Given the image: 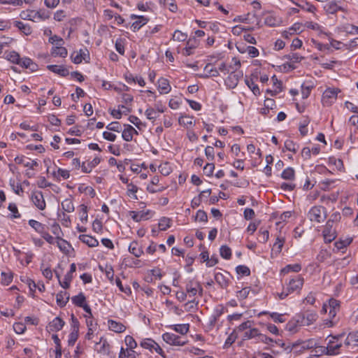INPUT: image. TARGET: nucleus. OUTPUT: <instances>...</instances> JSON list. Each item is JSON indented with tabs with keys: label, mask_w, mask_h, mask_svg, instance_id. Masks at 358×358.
<instances>
[{
	"label": "nucleus",
	"mask_w": 358,
	"mask_h": 358,
	"mask_svg": "<svg viewBox=\"0 0 358 358\" xmlns=\"http://www.w3.org/2000/svg\"><path fill=\"white\" fill-rule=\"evenodd\" d=\"M327 209L322 206H315L312 207L308 213V217L311 222L320 223L327 218Z\"/></svg>",
	"instance_id": "1"
},
{
	"label": "nucleus",
	"mask_w": 358,
	"mask_h": 358,
	"mask_svg": "<svg viewBox=\"0 0 358 358\" xmlns=\"http://www.w3.org/2000/svg\"><path fill=\"white\" fill-rule=\"evenodd\" d=\"M343 334H339L336 336H329V342L326 348L319 347L321 352H324L325 350L327 351V354L330 355H336L338 349L341 347L342 344L339 341V339L343 337Z\"/></svg>",
	"instance_id": "2"
},
{
	"label": "nucleus",
	"mask_w": 358,
	"mask_h": 358,
	"mask_svg": "<svg viewBox=\"0 0 358 358\" xmlns=\"http://www.w3.org/2000/svg\"><path fill=\"white\" fill-rule=\"evenodd\" d=\"M317 315L314 311H306L296 315V322L299 326H309L315 322Z\"/></svg>",
	"instance_id": "3"
},
{
	"label": "nucleus",
	"mask_w": 358,
	"mask_h": 358,
	"mask_svg": "<svg viewBox=\"0 0 358 358\" xmlns=\"http://www.w3.org/2000/svg\"><path fill=\"white\" fill-rule=\"evenodd\" d=\"M333 224L334 221L332 220H329L323 230L322 234L326 243H331L336 237V232L335 229L333 227Z\"/></svg>",
	"instance_id": "4"
},
{
	"label": "nucleus",
	"mask_w": 358,
	"mask_h": 358,
	"mask_svg": "<svg viewBox=\"0 0 358 358\" xmlns=\"http://www.w3.org/2000/svg\"><path fill=\"white\" fill-rule=\"evenodd\" d=\"M163 340L172 345L182 346L187 343V341L182 340V338L178 335L172 333H164L162 335Z\"/></svg>",
	"instance_id": "5"
},
{
	"label": "nucleus",
	"mask_w": 358,
	"mask_h": 358,
	"mask_svg": "<svg viewBox=\"0 0 358 358\" xmlns=\"http://www.w3.org/2000/svg\"><path fill=\"white\" fill-rule=\"evenodd\" d=\"M185 289L189 296H194L198 292L201 296L203 294V288L201 284L195 280H189L186 284Z\"/></svg>",
	"instance_id": "6"
},
{
	"label": "nucleus",
	"mask_w": 358,
	"mask_h": 358,
	"mask_svg": "<svg viewBox=\"0 0 358 358\" xmlns=\"http://www.w3.org/2000/svg\"><path fill=\"white\" fill-rule=\"evenodd\" d=\"M303 282V278L300 275H298L295 278H292L289 280L286 287V289L288 290V292L290 294L295 291H299L302 288Z\"/></svg>",
	"instance_id": "7"
},
{
	"label": "nucleus",
	"mask_w": 358,
	"mask_h": 358,
	"mask_svg": "<svg viewBox=\"0 0 358 358\" xmlns=\"http://www.w3.org/2000/svg\"><path fill=\"white\" fill-rule=\"evenodd\" d=\"M31 199L36 207L39 210H43L45 208L46 204L41 192H32Z\"/></svg>",
	"instance_id": "8"
},
{
	"label": "nucleus",
	"mask_w": 358,
	"mask_h": 358,
	"mask_svg": "<svg viewBox=\"0 0 358 358\" xmlns=\"http://www.w3.org/2000/svg\"><path fill=\"white\" fill-rule=\"evenodd\" d=\"M229 73V75L227 77L225 82H226L227 85L229 88L234 89L237 86L239 80L243 76V73L241 72H234V71H231Z\"/></svg>",
	"instance_id": "9"
},
{
	"label": "nucleus",
	"mask_w": 358,
	"mask_h": 358,
	"mask_svg": "<svg viewBox=\"0 0 358 358\" xmlns=\"http://www.w3.org/2000/svg\"><path fill=\"white\" fill-rule=\"evenodd\" d=\"M131 18L136 20L131 26L133 31L134 32L139 30L148 22V19L142 15H131Z\"/></svg>",
	"instance_id": "10"
},
{
	"label": "nucleus",
	"mask_w": 358,
	"mask_h": 358,
	"mask_svg": "<svg viewBox=\"0 0 358 358\" xmlns=\"http://www.w3.org/2000/svg\"><path fill=\"white\" fill-rule=\"evenodd\" d=\"M101 162V159L99 157H94L92 161L83 162L81 169L83 173H90L92 170L96 167Z\"/></svg>",
	"instance_id": "11"
},
{
	"label": "nucleus",
	"mask_w": 358,
	"mask_h": 358,
	"mask_svg": "<svg viewBox=\"0 0 358 358\" xmlns=\"http://www.w3.org/2000/svg\"><path fill=\"white\" fill-rule=\"evenodd\" d=\"M65 324V322L59 317H55L48 324V328L50 331H59Z\"/></svg>",
	"instance_id": "12"
},
{
	"label": "nucleus",
	"mask_w": 358,
	"mask_h": 358,
	"mask_svg": "<svg viewBox=\"0 0 358 358\" xmlns=\"http://www.w3.org/2000/svg\"><path fill=\"white\" fill-rule=\"evenodd\" d=\"M15 162L18 164H23L25 167H29L31 169L38 165L36 161L26 159L24 156L15 157Z\"/></svg>",
	"instance_id": "13"
},
{
	"label": "nucleus",
	"mask_w": 358,
	"mask_h": 358,
	"mask_svg": "<svg viewBox=\"0 0 358 358\" xmlns=\"http://www.w3.org/2000/svg\"><path fill=\"white\" fill-rule=\"evenodd\" d=\"M340 92L338 89L328 88L327 89L322 95V100L324 103H327L329 99L336 100L337 98L338 93Z\"/></svg>",
	"instance_id": "14"
},
{
	"label": "nucleus",
	"mask_w": 358,
	"mask_h": 358,
	"mask_svg": "<svg viewBox=\"0 0 358 358\" xmlns=\"http://www.w3.org/2000/svg\"><path fill=\"white\" fill-rule=\"evenodd\" d=\"M47 69L62 77H66L69 74V70L64 66L48 65L47 66Z\"/></svg>",
	"instance_id": "15"
},
{
	"label": "nucleus",
	"mask_w": 358,
	"mask_h": 358,
	"mask_svg": "<svg viewBox=\"0 0 358 358\" xmlns=\"http://www.w3.org/2000/svg\"><path fill=\"white\" fill-rule=\"evenodd\" d=\"M19 66L24 69H29L32 72L36 71L38 69V65L28 57L22 58Z\"/></svg>",
	"instance_id": "16"
},
{
	"label": "nucleus",
	"mask_w": 358,
	"mask_h": 358,
	"mask_svg": "<svg viewBox=\"0 0 358 358\" xmlns=\"http://www.w3.org/2000/svg\"><path fill=\"white\" fill-rule=\"evenodd\" d=\"M108 324L109 329L115 333H122L126 330V327L121 322H118L113 320H109L108 321Z\"/></svg>",
	"instance_id": "17"
},
{
	"label": "nucleus",
	"mask_w": 358,
	"mask_h": 358,
	"mask_svg": "<svg viewBox=\"0 0 358 358\" xmlns=\"http://www.w3.org/2000/svg\"><path fill=\"white\" fill-rule=\"evenodd\" d=\"M328 309L339 310H340V301L335 299H329L328 303L323 304L322 311L327 313L328 311Z\"/></svg>",
	"instance_id": "18"
},
{
	"label": "nucleus",
	"mask_w": 358,
	"mask_h": 358,
	"mask_svg": "<svg viewBox=\"0 0 358 358\" xmlns=\"http://www.w3.org/2000/svg\"><path fill=\"white\" fill-rule=\"evenodd\" d=\"M129 251L136 257H141L143 253L142 248L139 245L137 241H132L130 243L129 246Z\"/></svg>",
	"instance_id": "19"
},
{
	"label": "nucleus",
	"mask_w": 358,
	"mask_h": 358,
	"mask_svg": "<svg viewBox=\"0 0 358 358\" xmlns=\"http://www.w3.org/2000/svg\"><path fill=\"white\" fill-rule=\"evenodd\" d=\"M79 239L91 248L96 247L99 245V241L95 238L88 235H80Z\"/></svg>",
	"instance_id": "20"
},
{
	"label": "nucleus",
	"mask_w": 358,
	"mask_h": 358,
	"mask_svg": "<svg viewBox=\"0 0 358 358\" xmlns=\"http://www.w3.org/2000/svg\"><path fill=\"white\" fill-rule=\"evenodd\" d=\"M56 299L57 305L64 307L69 300V294L66 291H61L57 294Z\"/></svg>",
	"instance_id": "21"
},
{
	"label": "nucleus",
	"mask_w": 358,
	"mask_h": 358,
	"mask_svg": "<svg viewBox=\"0 0 358 358\" xmlns=\"http://www.w3.org/2000/svg\"><path fill=\"white\" fill-rule=\"evenodd\" d=\"M130 215L132 217V219L135 222H140L142 220H148V215L150 213V210H147L145 212L141 211V212H136V211H130Z\"/></svg>",
	"instance_id": "22"
},
{
	"label": "nucleus",
	"mask_w": 358,
	"mask_h": 358,
	"mask_svg": "<svg viewBox=\"0 0 358 358\" xmlns=\"http://www.w3.org/2000/svg\"><path fill=\"white\" fill-rule=\"evenodd\" d=\"M324 8L327 13L331 14H334L338 10H344V9L341 6H339L336 1H331L329 2L324 6Z\"/></svg>",
	"instance_id": "23"
},
{
	"label": "nucleus",
	"mask_w": 358,
	"mask_h": 358,
	"mask_svg": "<svg viewBox=\"0 0 358 358\" xmlns=\"http://www.w3.org/2000/svg\"><path fill=\"white\" fill-rule=\"evenodd\" d=\"M158 87L161 90L160 93L167 94L171 91V86L167 79L161 78L158 80Z\"/></svg>",
	"instance_id": "24"
},
{
	"label": "nucleus",
	"mask_w": 358,
	"mask_h": 358,
	"mask_svg": "<svg viewBox=\"0 0 358 358\" xmlns=\"http://www.w3.org/2000/svg\"><path fill=\"white\" fill-rule=\"evenodd\" d=\"M68 52L66 48L62 45H56L52 48L51 55L54 57L59 56L61 57H66Z\"/></svg>",
	"instance_id": "25"
},
{
	"label": "nucleus",
	"mask_w": 358,
	"mask_h": 358,
	"mask_svg": "<svg viewBox=\"0 0 358 358\" xmlns=\"http://www.w3.org/2000/svg\"><path fill=\"white\" fill-rule=\"evenodd\" d=\"M284 243L285 238L283 237L278 236L272 248V254L275 253V255L280 254L282 251Z\"/></svg>",
	"instance_id": "26"
},
{
	"label": "nucleus",
	"mask_w": 358,
	"mask_h": 358,
	"mask_svg": "<svg viewBox=\"0 0 358 358\" xmlns=\"http://www.w3.org/2000/svg\"><path fill=\"white\" fill-rule=\"evenodd\" d=\"M346 346H358V331L350 333L345 341Z\"/></svg>",
	"instance_id": "27"
},
{
	"label": "nucleus",
	"mask_w": 358,
	"mask_h": 358,
	"mask_svg": "<svg viewBox=\"0 0 358 358\" xmlns=\"http://www.w3.org/2000/svg\"><path fill=\"white\" fill-rule=\"evenodd\" d=\"M36 11L33 10H23L20 14V17L24 20L36 21Z\"/></svg>",
	"instance_id": "28"
},
{
	"label": "nucleus",
	"mask_w": 358,
	"mask_h": 358,
	"mask_svg": "<svg viewBox=\"0 0 358 358\" xmlns=\"http://www.w3.org/2000/svg\"><path fill=\"white\" fill-rule=\"evenodd\" d=\"M254 22H256V24L259 28L262 27L261 19L258 17L255 13H248L245 15V23L251 24Z\"/></svg>",
	"instance_id": "29"
},
{
	"label": "nucleus",
	"mask_w": 358,
	"mask_h": 358,
	"mask_svg": "<svg viewBox=\"0 0 358 358\" xmlns=\"http://www.w3.org/2000/svg\"><path fill=\"white\" fill-rule=\"evenodd\" d=\"M29 224L41 235L45 231V225L35 220H29Z\"/></svg>",
	"instance_id": "30"
},
{
	"label": "nucleus",
	"mask_w": 358,
	"mask_h": 358,
	"mask_svg": "<svg viewBox=\"0 0 358 358\" xmlns=\"http://www.w3.org/2000/svg\"><path fill=\"white\" fill-rule=\"evenodd\" d=\"M215 280L222 288H227L229 285V280L221 273H217L215 275Z\"/></svg>",
	"instance_id": "31"
},
{
	"label": "nucleus",
	"mask_w": 358,
	"mask_h": 358,
	"mask_svg": "<svg viewBox=\"0 0 358 358\" xmlns=\"http://www.w3.org/2000/svg\"><path fill=\"white\" fill-rule=\"evenodd\" d=\"M85 296L83 292H80L78 295L71 298L73 303L78 307L83 306L85 303Z\"/></svg>",
	"instance_id": "32"
},
{
	"label": "nucleus",
	"mask_w": 358,
	"mask_h": 358,
	"mask_svg": "<svg viewBox=\"0 0 358 358\" xmlns=\"http://www.w3.org/2000/svg\"><path fill=\"white\" fill-rule=\"evenodd\" d=\"M301 266L299 264H289L281 269V273H284V274L288 273L290 271L297 273V272H299L301 271Z\"/></svg>",
	"instance_id": "33"
},
{
	"label": "nucleus",
	"mask_w": 358,
	"mask_h": 358,
	"mask_svg": "<svg viewBox=\"0 0 358 358\" xmlns=\"http://www.w3.org/2000/svg\"><path fill=\"white\" fill-rule=\"evenodd\" d=\"M15 27H17L20 31H22L25 35L28 36L31 34V29L30 26L28 24H25L20 21H15L14 22Z\"/></svg>",
	"instance_id": "34"
},
{
	"label": "nucleus",
	"mask_w": 358,
	"mask_h": 358,
	"mask_svg": "<svg viewBox=\"0 0 358 358\" xmlns=\"http://www.w3.org/2000/svg\"><path fill=\"white\" fill-rule=\"evenodd\" d=\"M6 58L11 63H13V64H15L17 65L20 64V62L22 59L20 57V55L15 51H11L9 53H8Z\"/></svg>",
	"instance_id": "35"
},
{
	"label": "nucleus",
	"mask_w": 358,
	"mask_h": 358,
	"mask_svg": "<svg viewBox=\"0 0 358 358\" xmlns=\"http://www.w3.org/2000/svg\"><path fill=\"white\" fill-rule=\"evenodd\" d=\"M281 177L285 180H294V177H295V171H294V169L292 167H288V168L285 169L282 171V173L281 174Z\"/></svg>",
	"instance_id": "36"
},
{
	"label": "nucleus",
	"mask_w": 358,
	"mask_h": 358,
	"mask_svg": "<svg viewBox=\"0 0 358 358\" xmlns=\"http://www.w3.org/2000/svg\"><path fill=\"white\" fill-rule=\"evenodd\" d=\"M189 324H175L172 327L174 331L182 335L186 334L189 331Z\"/></svg>",
	"instance_id": "37"
},
{
	"label": "nucleus",
	"mask_w": 358,
	"mask_h": 358,
	"mask_svg": "<svg viewBox=\"0 0 358 358\" xmlns=\"http://www.w3.org/2000/svg\"><path fill=\"white\" fill-rule=\"evenodd\" d=\"M61 205L62 209L67 213H71L74 210V206L71 199H66L62 202Z\"/></svg>",
	"instance_id": "38"
},
{
	"label": "nucleus",
	"mask_w": 358,
	"mask_h": 358,
	"mask_svg": "<svg viewBox=\"0 0 358 358\" xmlns=\"http://www.w3.org/2000/svg\"><path fill=\"white\" fill-rule=\"evenodd\" d=\"M145 115L148 120H152V122L156 120L159 116L158 112L151 107L146 109Z\"/></svg>",
	"instance_id": "39"
},
{
	"label": "nucleus",
	"mask_w": 358,
	"mask_h": 358,
	"mask_svg": "<svg viewBox=\"0 0 358 358\" xmlns=\"http://www.w3.org/2000/svg\"><path fill=\"white\" fill-rule=\"evenodd\" d=\"M260 333L259 332V330L257 329H250L248 331H245L244 332L243 338L244 339H251L254 338H258Z\"/></svg>",
	"instance_id": "40"
},
{
	"label": "nucleus",
	"mask_w": 358,
	"mask_h": 358,
	"mask_svg": "<svg viewBox=\"0 0 358 358\" xmlns=\"http://www.w3.org/2000/svg\"><path fill=\"white\" fill-rule=\"evenodd\" d=\"M352 241V238H345V239H340L335 243V246L338 250H342L349 245Z\"/></svg>",
	"instance_id": "41"
},
{
	"label": "nucleus",
	"mask_w": 358,
	"mask_h": 358,
	"mask_svg": "<svg viewBox=\"0 0 358 358\" xmlns=\"http://www.w3.org/2000/svg\"><path fill=\"white\" fill-rule=\"evenodd\" d=\"M245 83L248 86V87L252 90V92H253V94L257 96V95L260 94L259 88L258 85L254 83L252 79H250V80L246 79Z\"/></svg>",
	"instance_id": "42"
},
{
	"label": "nucleus",
	"mask_w": 358,
	"mask_h": 358,
	"mask_svg": "<svg viewBox=\"0 0 358 358\" xmlns=\"http://www.w3.org/2000/svg\"><path fill=\"white\" fill-rule=\"evenodd\" d=\"M220 252L221 257L225 259H229L231 257V250L230 248L227 245L221 246Z\"/></svg>",
	"instance_id": "43"
},
{
	"label": "nucleus",
	"mask_w": 358,
	"mask_h": 358,
	"mask_svg": "<svg viewBox=\"0 0 358 358\" xmlns=\"http://www.w3.org/2000/svg\"><path fill=\"white\" fill-rule=\"evenodd\" d=\"M138 191V187L133 183H129L127 185V195L131 196L134 199H138L136 193Z\"/></svg>",
	"instance_id": "44"
},
{
	"label": "nucleus",
	"mask_w": 358,
	"mask_h": 358,
	"mask_svg": "<svg viewBox=\"0 0 358 358\" xmlns=\"http://www.w3.org/2000/svg\"><path fill=\"white\" fill-rule=\"evenodd\" d=\"M264 24L269 27H275L279 24V21L275 16L268 15L264 19Z\"/></svg>",
	"instance_id": "45"
},
{
	"label": "nucleus",
	"mask_w": 358,
	"mask_h": 358,
	"mask_svg": "<svg viewBox=\"0 0 358 358\" xmlns=\"http://www.w3.org/2000/svg\"><path fill=\"white\" fill-rule=\"evenodd\" d=\"M71 58L74 64H80L83 59L85 60V57H83L82 50H80L79 52H73L71 55Z\"/></svg>",
	"instance_id": "46"
},
{
	"label": "nucleus",
	"mask_w": 358,
	"mask_h": 358,
	"mask_svg": "<svg viewBox=\"0 0 358 358\" xmlns=\"http://www.w3.org/2000/svg\"><path fill=\"white\" fill-rule=\"evenodd\" d=\"M158 225L160 230L165 231L171 227V220L164 217L159 220Z\"/></svg>",
	"instance_id": "47"
},
{
	"label": "nucleus",
	"mask_w": 358,
	"mask_h": 358,
	"mask_svg": "<svg viewBox=\"0 0 358 358\" xmlns=\"http://www.w3.org/2000/svg\"><path fill=\"white\" fill-rule=\"evenodd\" d=\"M285 148L287 150L296 153L298 150L299 145H297L293 141L287 140L285 142Z\"/></svg>",
	"instance_id": "48"
},
{
	"label": "nucleus",
	"mask_w": 358,
	"mask_h": 358,
	"mask_svg": "<svg viewBox=\"0 0 358 358\" xmlns=\"http://www.w3.org/2000/svg\"><path fill=\"white\" fill-rule=\"evenodd\" d=\"M187 38L186 34L180 30H176L173 34L172 40L177 41H185Z\"/></svg>",
	"instance_id": "49"
},
{
	"label": "nucleus",
	"mask_w": 358,
	"mask_h": 358,
	"mask_svg": "<svg viewBox=\"0 0 358 358\" xmlns=\"http://www.w3.org/2000/svg\"><path fill=\"white\" fill-rule=\"evenodd\" d=\"M310 122V120L306 117L299 124V131L301 136H305L308 134L307 126Z\"/></svg>",
	"instance_id": "50"
},
{
	"label": "nucleus",
	"mask_w": 358,
	"mask_h": 358,
	"mask_svg": "<svg viewBox=\"0 0 358 358\" xmlns=\"http://www.w3.org/2000/svg\"><path fill=\"white\" fill-rule=\"evenodd\" d=\"M285 58L293 63H299L303 59V57L299 55L298 53H290L285 55Z\"/></svg>",
	"instance_id": "51"
},
{
	"label": "nucleus",
	"mask_w": 358,
	"mask_h": 358,
	"mask_svg": "<svg viewBox=\"0 0 358 358\" xmlns=\"http://www.w3.org/2000/svg\"><path fill=\"white\" fill-rule=\"evenodd\" d=\"M316 345H317V343L314 340L309 339V340L302 342L301 348L302 350H309V349H312L313 348H317Z\"/></svg>",
	"instance_id": "52"
},
{
	"label": "nucleus",
	"mask_w": 358,
	"mask_h": 358,
	"mask_svg": "<svg viewBox=\"0 0 358 358\" xmlns=\"http://www.w3.org/2000/svg\"><path fill=\"white\" fill-rule=\"evenodd\" d=\"M124 126L125 129L122 131V138L127 142L131 141L133 139V135L129 129V124H126Z\"/></svg>",
	"instance_id": "53"
},
{
	"label": "nucleus",
	"mask_w": 358,
	"mask_h": 358,
	"mask_svg": "<svg viewBox=\"0 0 358 358\" xmlns=\"http://www.w3.org/2000/svg\"><path fill=\"white\" fill-rule=\"evenodd\" d=\"M57 240V245L60 250L65 253L69 252V244L68 243V242L62 239V238Z\"/></svg>",
	"instance_id": "54"
},
{
	"label": "nucleus",
	"mask_w": 358,
	"mask_h": 358,
	"mask_svg": "<svg viewBox=\"0 0 358 358\" xmlns=\"http://www.w3.org/2000/svg\"><path fill=\"white\" fill-rule=\"evenodd\" d=\"M236 273L238 275L248 276L250 274V268L245 265H239L236 268Z\"/></svg>",
	"instance_id": "55"
},
{
	"label": "nucleus",
	"mask_w": 358,
	"mask_h": 358,
	"mask_svg": "<svg viewBox=\"0 0 358 358\" xmlns=\"http://www.w3.org/2000/svg\"><path fill=\"white\" fill-rule=\"evenodd\" d=\"M80 219L81 222H86L87 221V208L85 205L82 204L80 206Z\"/></svg>",
	"instance_id": "56"
},
{
	"label": "nucleus",
	"mask_w": 358,
	"mask_h": 358,
	"mask_svg": "<svg viewBox=\"0 0 358 358\" xmlns=\"http://www.w3.org/2000/svg\"><path fill=\"white\" fill-rule=\"evenodd\" d=\"M73 278V275L66 273L64 276V280H59V285L64 289H68L70 286V282Z\"/></svg>",
	"instance_id": "57"
},
{
	"label": "nucleus",
	"mask_w": 358,
	"mask_h": 358,
	"mask_svg": "<svg viewBox=\"0 0 358 358\" xmlns=\"http://www.w3.org/2000/svg\"><path fill=\"white\" fill-rule=\"evenodd\" d=\"M129 120L139 129H141V127H145V123L142 122L136 116L130 115Z\"/></svg>",
	"instance_id": "58"
},
{
	"label": "nucleus",
	"mask_w": 358,
	"mask_h": 358,
	"mask_svg": "<svg viewBox=\"0 0 358 358\" xmlns=\"http://www.w3.org/2000/svg\"><path fill=\"white\" fill-rule=\"evenodd\" d=\"M125 343L127 346L130 349L133 350L136 348L137 343L134 339V338L131 336H127L124 339Z\"/></svg>",
	"instance_id": "59"
},
{
	"label": "nucleus",
	"mask_w": 358,
	"mask_h": 358,
	"mask_svg": "<svg viewBox=\"0 0 358 358\" xmlns=\"http://www.w3.org/2000/svg\"><path fill=\"white\" fill-rule=\"evenodd\" d=\"M155 344H156L155 341L148 338L141 343V346L146 349L152 350V348L155 347Z\"/></svg>",
	"instance_id": "60"
},
{
	"label": "nucleus",
	"mask_w": 358,
	"mask_h": 358,
	"mask_svg": "<svg viewBox=\"0 0 358 358\" xmlns=\"http://www.w3.org/2000/svg\"><path fill=\"white\" fill-rule=\"evenodd\" d=\"M232 62H233V64H231L229 66V69H230V72L231 71L236 72L237 70L239 69L240 67H241V62L236 57H233Z\"/></svg>",
	"instance_id": "61"
},
{
	"label": "nucleus",
	"mask_w": 358,
	"mask_h": 358,
	"mask_svg": "<svg viewBox=\"0 0 358 358\" xmlns=\"http://www.w3.org/2000/svg\"><path fill=\"white\" fill-rule=\"evenodd\" d=\"M8 209L13 213L12 217L13 218H20V214L18 212L17 207L15 203H10L8 205Z\"/></svg>",
	"instance_id": "62"
},
{
	"label": "nucleus",
	"mask_w": 358,
	"mask_h": 358,
	"mask_svg": "<svg viewBox=\"0 0 358 358\" xmlns=\"http://www.w3.org/2000/svg\"><path fill=\"white\" fill-rule=\"evenodd\" d=\"M205 155L209 161H213L215 158V151L213 146H207L205 148Z\"/></svg>",
	"instance_id": "63"
},
{
	"label": "nucleus",
	"mask_w": 358,
	"mask_h": 358,
	"mask_svg": "<svg viewBox=\"0 0 358 358\" xmlns=\"http://www.w3.org/2000/svg\"><path fill=\"white\" fill-rule=\"evenodd\" d=\"M214 169H215V164L213 163H208L203 167V173L207 176H213Z\"/></svg>",
	"instance_id": "64"
}]
</instances>
